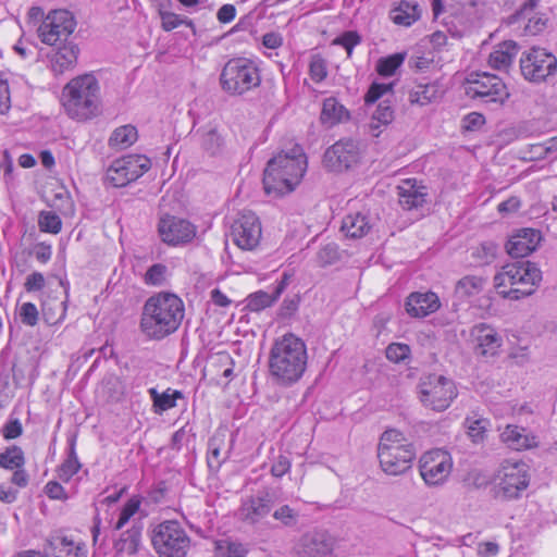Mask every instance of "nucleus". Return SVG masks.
Masks as SVG:
<instances>
[{"mask_svg":"<svg viewBox=\"0 0 557 557\" xmlns=\"http://www.w3.org/2000/svg\"><path fill=\"white\" fill-rule=\"evenodd\" d=\"M148 393L153 403V410L157 413L174 408L176 406V400L183 398L182 392L172 391L171 388H168L163 393H158L156 388H150Z\"/></svg>","mask_w":557,"mask_h":557,"instance_id":"72a5a7b5","label":"nucleus"},{"mask_svg":"<svg viewBox=\"0 0 557 557\" xmlns=\"http://www.w3.org/2000/svg\"><path fill=\"white\" fill-rule=\"evenodd\" d=\"M486 278L476 275H466L456 283L455 293L459 297H471L481 293Z\"/></svg>","mask_w":557,"mask_h":557,"instance_id":"c9c22d12","label":"nucleus"},{"mask_svg":"<svg viewBox=\"0 0 557 557\" xmlns=\"http://www.w3.org/2000/svg\"><path fill=\"white\" fill-rule=\"evenodd\" d=\"M25 289L27 292L40 290L45 286V277L39 272H34L26 277Z\"/></svg>","mask_w":557,"mask_h":557,"instance_id":"338daca9","label":"nucleus"},{"mask_svg":"<svg viewBox=\"0 0 557 557\" xmlns=\"http://www.w3.org/2000/svg\"><path fill=\"white\" fill-rule=\"evenodd\" d=\"M371 230L368 218L361 213L348 214L342 223V231L347 237L361 238Z\"/></svg>","mask_w":557,"mask_h":557,"instance_id":"2f4dec72","label":"nucleus"},{"mask_svg":"<svg viewBox=\"0 0 557 557\" xmlns=\"http://www.w3.org/2000/svg\"><path fill=\"white\" fill-rule=\"evenodd\" d=\"M465 423L468 429V434L473 438L474 442L483 438V434L488 423L486 419L467 418Z\"/></svg>","mask_w":557,"mask_h":557,"instance_id":"052dcab7","label":"nucleus"},{"mask_svg":"<svg viewBox=\"0 0 557 557\" xmlns=\"http://www.w3.org/2000/svg\"><path fill=\"white\" fill-rule=\"evenodd\" d=\"M261 223L252 211H242L231 225L230 236L244 250L256 248L261 238Z\"/></svg>","mask_w":557,"mask_h":557,"instance_id":"2eb2a0df","label":"nucleus"},{"mask_svg":"<svg viewBox=\"0 0 557 557\" xmlns=\"http://www.w3.org/2000/svg\"><path fill=\"white\" fill-rule=\"evenodd\" d=\"M471 336L476 342V350L483 356H494L502 346V337L496 330L486 324L479 323L471 330Z\"/></svg>","mask_w":557,"mask_h":557,"instance_id":"393cba45","label":"nucleus"},{"mask_svg":"<svg viewBox=\"0 0 557 557\" xmlns=\"http://www.w3.org/2000/svg\"><path fill=\"white\" fill-rule=\"evenodd\" d=\"M225 446V434H214L208 443V466L210 468H219L225 460L226 456L221 457L222 448Z\"/></svg>","mask_w":557,"mask_h":557,"instance_id":"a19ab883","label":"nucleus"},{"mask_svg":"<svg viewBox=\"0 0 557 557\" xmlns=\"http://www.w3.org/2000/svg\"><path fill=\"white\" fill-rule=\"evenodd\" d=\"M273 518L286 527H294L298 522V512L288 505H283L273 512Z\"/></svg>","mask_w":557,"mask_h":557,"instance_id":"13d9d810","label":"nucleus"},{"mask_svg":"<svg viewBox=\"0 0 557 557\" xmlns=\"http://www.w3.org/2000/svg\"><path fill=\"white\" fill-rule=\"evenodd\" d=\"M137 140V129L132 125L116 128L110 136L109 144L113 148L125 149Z\"/></svg>","mask_w":557,"mask_h":557,"instance_id":"58836bf2","label":"nucleus"},{"mask_svg":"<svg viewBox=\"0 0 557 557\" xmlns=\"http://www.w3.org/2000/svg\"><path fill=\"white\" fill-rule=\"evenodd\" d=\"M361 42V37L357 32L348 30L343 33L339 37L333 40V45H338L345 48L347 55L352 54V49Z\"/></svg>","mask_w":557,"mask_h":557,"instance_id":"864d4df0","label":"nucleus"},{"mask_svg":"<svg viewBox=\"0 0 557 557\" xmlns=\"http://www.w3.org/2000/svg\"><path fill=\"white\" fill-rule=\"evenodd\" d=\"M24 465V451L17 445H11L0 454V468L2 469L15 470L17 468H23Z\"/></svg>","mask_w":557,"mask_h":557,"instance_id":"4c0bfd02","label":"nucleus"},{"mask_svg":"<svg viewBox=\"0 0 557 557\" xmlns=\"http://www.w3.org/2000/svg\"><path fill=\"white\" fill-rule=\"evenodd\" d=\"M220 83L225 92L233 96H240L260 85V71L257 64L250 59H231L222 69Z\"/></svg>","mask_w":557,"mask_h":557,"instance_id":"423d86ee","label":"nucleus"},{"mask_svg":"<svg viewBox=\"0 0 557 557\" xmlns=\"http://www.w3.org/2000/svg\"><path fill=\"white\" fill-rule=\"evenodd\" d=\"M23 433V426L18 419L10 420L2 428V435L5 440H14L21 436Z\"/></svg>","mask_w":557,"mask_h":557,"instance_id":"680f3d73","label":"nucleus"},{"mask_svg":"<svg viewBox=\"0 0 557 557\" xmlns=\"http://www.w3.org/2000/svg\"><path fill=\"white\" fill-rule=\"evenodd\" d=\"M307 171V157L299 145L270 159L263 173V187L268 195L284 196L292 193Z\"/></svg>","mask_w":557,"mask_h":557,"instance_id":"f03ea898","label":"nucleus"},{"mask_svg":"<svg viewBox=\"0 0 557 557\" xmlns=\"http://www.w3.org/2000/svg\"><path fill=\"white\" fill-rule=\"evenodd\" d=\"M299 301L298 296L285 298L280 308V315L283 318L292 317L298 310Z\"/></svg>","mask_w":557,"mask_h":557,"instance_id":"0e129e2a","label":"nucleus"},{"mask_svg":"<svg viewBox=\"0 0 557 557\" xmlns=\"http://www.w3.org/2000/svg\"><path fill=\"white\" fill-rule=\"evenodd\" d=\"M503 443L515 450L530 449L537 446L536 436L527 429L508 424L500 434Z\"/></svg>","mask_w":557,"mask_h":557,"instance_id":"a878e982","label":"nucleus"},{"mask_svg":"<svg viewBox=\"0 0 557 557\" xmlns=\"http://www.w3.org/2000/svg\"><path fill=\"white\" fill-rule=\"evenodd\" d=\"M410 355V348L406 344L392 343L386 348V358L395 363L406 360Z\"/></svg>","mask_w":557,"mask_h":557,"instance_id":"603ef678","label":"nucleus"},{"mask_svg":"<svg viewBox=\"0 0 557 557\" xmlns=\"http://www.w3.org/2000/svg\"><path fill=\"white\" fill-rule=\"evenodd\" d=\"M418 18V5L407 1H401L392 12V20L397 25L410 26Z\"/></svg>","mask_w":557,"mask_h":557,"instance_id":"e433bc0d","label":"nucleus"},{"mask_svg":"<svg viewBox=\"0 0 557 557\" xmlns=\"http://www.w3.org/2000/svg\"><path fill=\"white\" fill-rule=\"evenodd\" d=\"M57 47L58 49L51 59V67L55 74H62L76 64L79 49L72 40Z\"/></svg>","mask_w":557,"mask_h":557,"instance_id":"bb28decb","label":"nucleus"},{"mask_svg":"<svg viewBox=\"0 0 557 557\" xmlns=\"http://www.w3.org/2000/svg\"><path fill=\"white\" fill-rule=\"evenodd\" d=\"M405 308L412 318H425L441 308V301L434 292H413L407 297Z\"/></svg>","mask_w":557,"mask_h":557,"instance_id":"412c9836","label":"nucleus"},{"mask_svg":"<svg viewBox=\"0 0 557 557\" xmlns=\"http://www.w3.org/2000/svg\"><path fill=\"white\" fill-rule=\"evenodd\" d=\"M416 456V448L377 450L382 471L393 476L405 474L410 470Z\"/></svg>","mask_w":557,"mask_h":557,"instance_id":"a211bd4d","label":"nucleus"},{"mask_svg":"<svg viewBox=\"0 0 557 557\" xmlns=\"http://www.w3.org/2000/svg\"><path fill=\"white\" fill-rule=\"evenodd\" d=\"M152 545L160 557H186L190 539L176 521H164L153 531Z\"/></svg>","mask_w":557,"mask_h":557,"instance_id":"1a4fd4ad","label":"nucleus"},{"mask_svg":"<svg viewBox=\"0 0 557 557\" xmlns=\"http://www.w3.org/2000/svg\"><path fill=\"white\" fill-rule=\"evenodd\" d=\"M444 91L437 81L419 83L409 91V102L423 107L442 98Z\"/></svg>","mask_w":557,"mask_h":557,"instance_id":"cd10ccee","label":"nucleus"},{"mask_svg":"<svg viewBox=\"0 0 557 557\" xmlns=\"http://www.w3.org/2000/svg\"><path fill=\"white\" fill-rule=\"evenodd\" d=\"M151 168L146 156L131 154L116 159L107 170V181L114 187H124L143 176Z\"/></svg>","mask_w":557,"mask_h":557,"instance_id":"f8f14e48","label":"nucleus"},{"mask_svg":"<svg viewBox=\"0 0 557 557\" xmlns=\"http://www.w3.org/2000/svg\"><path fill=\"white\" fill-rule=\"evenodd\" d=\"M215 548L221 555L227 557H245L249 552L246 544L228 540L215 542Z\"/></svg>","mask_w":557,"mask_h":557,"instance_id":"a18cd8bd","label":"nucleus"},{"mask_svg":"<svg viewBox=\"0 0 557 557\" xmlns=\"http://www.w3.org/2000/svg\"><path fill=\"white\" fill-rule=\"evenodd\" d=\"M38 225L42 232L58 234L62 228V221L55 212L41 211L38 218Z\"/></svg>","mask_w":557,"mask_h":557,"instance_id":"49530a36","label":"nucleus"},{"mask_svg":"<svg viewBox=\"0 0 557 557\" xmlns=\"http://www.w3.org/2000/svg\"><path fill=\"white\" fill-rule=\"evenodd\" d=\"M338 258V247L335 244H326L317 253V261L321 267L333 264Z\"/></svg>","mask_w":557,"mask_h":557,"instance_id":"3c124183","label":"nucleus"},{"mask_svg":"<svg viewBox=\"0 0 557 557\" xmlns=\"http://www.w3.org/2000/svg\"><path fill=\"white\" fill-rule=\"evenodd\" d=\"M225 146L223 136L216 128L211 127L202 132L201 147L210 156H218L222 153Z\"/></svg>","mask_w":557,"mask_h":557,"instance_id":"ea45409f","label":"nucleus"},{"mask_svg":"<svg viewBox=\"0 0 557 557\" xmlns=\"http://www.w3.org/2000/svg\"><path fill=\"white\" fill-rule=\"evenodd\" d=\"M63 107L72 119L84 121L96 116L100 110V86L95 75L71 79L63 89Z\"/></svg>","mask_w":557,"mask_h":557,"instance_id":"39448f33","label":"nucleus"},{"mask_svg":"<svg viewBox=\"0 0 557 557\" xmlns=\"http://www.w3.org/2000/svg\"><path fill=\"white\" fill-rule=\"evenodd\" d=\"M373 122L370 124L372 132L379 128V124L388 125L394 120V110L388 100H383L379 103L376 110L372 115ZM374 136H377L379 133H373Z\"/></svg>","mask_w":557,"mask_h":557,"instance_id":"37998d69","label":"nucleus"},{"mask_svg":"<svg viewBox=\"0 0 557 557\" xmlns=\"http://www.w3.org/2000/svg\"><path fill=\"white\" fill-rule=\"evenodd\" d=\"M466 94L484 104L503 106L510 94L503 79L486 72L471 73L467 78Z\"/></svg>","mask_w":557,"mask_h":557,"instance_id":"6e6552de","label":"nucleus"},{"mask_svg":"<svg viewBox=\"0 0 557 557\" xmlns=\"http://www.w3.org/2000/svg\"><path fill=\"white\" fill-rule=\"evenodd\" d=\"M416 448L414 445L396 429L384 431L380 437L377 450Z\"/></svg>","mask_w":557,"mask_h":557,"instance_id":"473e14b6","label":"nucleus"},{"mask_svg":"<svg viewBox=\"0 0 557 557\" xmlns=\"http://www.w3.org/2000/svg\"><path fill=\"white\" fill-rule=\"evenodd\" d=\"M290 469V461L284 455H278L271 467V473L275 478H282Z\"/></svg>","mask_w":557,"mask_h":557,"instance_id":"e2e57ef3","label":"nucleus"},{"mask_svg":"<svg viewBox=\"0 0 557 557\" xmlns=\"http://www.w3.org/2000/svg\"><path fill=\"white\" fill-rule=\"evenodd\" d=\"M184 313V302L180 297L171 293H159L145 302L140 330L151 339H162L178 329Z\"/></svg>","mask_w":557,"mask_h":557,"instance_id":"f257e3e1","label":"nucleus"},{"mask_svg":"<svg viewBox=\"0 0 557 557\" xmlns=\"http://www.w3.org/2000/svg\"><path fill=\"white\" fill-rule=\"evenodd\" d=\"M81 469V463L78 461L74 442L70 446V451L67 458L60 466L58 470V476L63 482H69L74 474H76Z\"/></svg>","mask_w":557,"mask_h":557,"instance_id":"79ce46f5","label":"nucleus"},{"mask_svg":"<svg viewBox=\"0 0 557 557\" xmlns=\"http://www.w3.org/2000/svg\"><path fill=\"white\" fill-rule=\"evenodd\" d=\"M273 506V497L268 492L248 498L240 507L242 519L255 524L269 515Z\"/></svg>","mask_w":557,"mask_h":557,"instance_id":"b1692460","label":"nucleus"},{"mask_svg":"<svg viewBox=\"0 0 557 557\" xmlns=\"http://www.w3.org/2000/svg\"><path fill=\"white\" fill-rule=\"evenodd\" d=\"M542 281L541 270L530 261L508 263L494 276V286L505 299L531 296Z\"/></svg>","mask_w":557,"mask_h":557,"instance_id":"20e7f679","label":"nucleus"},{"mask_svg":"<svg viewBox=\"0 0 557 557\" xmlns=\"http://www.w3.org/2000/svg\"><path fill=\"white\" fill-rule=\"evenodd\" d=\"M140 506V502L135 498H131L127 500V503L123 506L119 520L114 527L115 530H121L128 521L129 519L138 511Z\"/></svg>","mask_w":557,"mask_h":557,"instance_id":"6e6d98bb","label":"nucleus"},{"mask_svg":"<svg viewBox=\"0 0 557 557\" xmlns=\"http://www.w3.org/2000/svg\"><path fill=\"white\" fill-rule=\"evenodd\" d=\"M161 239L172 246L187 244L196 236V227L189 221L176 216H165L159 222Z\"/></svg>","mask_w":557,"mask_h":557,"instance_id":"f3484780","label":"nucleus"},{"mask_svg":"<svg viewBox=\"0 0 557 557\" xmlns=\"http://www.w3.org/2000/svg\"><path fill=\"white\" fill-rule=\"evenodd\" d=\"M307 359L305 343L289 333L273 344L270 351L269 370L278 384L292 385L299 381L306 371Z\"/></svg>","mask_w":557,"mask_h":557,"instance_id":"7ed1b4c3","label":"nucleus"},{"mask_svg":"<svg viewBox=\"0 0 557 557\" xmlns=\"http://www.w3.org/2000/svg\"><path fill=\"white\" fill-rule=\"evenodd\" d=\"M485 123V117L479 112H471L463 119V127L467 131H474Z\"/></svg>","mask_w":557,"mask_h":557,"instance_id":"69168bd1","label":"nucleus"},{"mask_svg":"<svg viewBox=\"0 0 557 557\" xmlns=\"http://www.w3.org/2000/svg\"><path fill=\"white\" fill-rule=\"evenodd\" d=\"M518 45L512 40L498 44L488 57V64L495 70H506L518 53Z\"/></svg>","mask_w":557,"mask_h":557,"instance_id":"c756f323","label":"nucleus"},{"mask_svg":"<svg viewBox=\"0 0 557 557\" xmlns=\"http://www.w3.org/2000/svg\"><path fill=\"white\" fill-rule=\"evenodd\" d=\"M539 0H527L520 10L512 14L509 23L522 28V35L535 36L544 30L546 18L535 11Z\"/></svg>","mask_w":557,"mask_h":557,"instance_id":"6ab92c4d","label":"nucleus"},{"mask_svg":"<svg viewBox=\"0 0 557 557\" xmlns=\"http://www.w3.org/2000/svg\"><path fill=\"white\" fill-rule=\"evenodd\" d=\"M540 240V231L522 228L509 238L506 244V249L513 258H524L536 249Z\"/></svg>","mask_w":557,"mask_h":557,"instance_id":"5701e85b","label":"nucleus"},{"mask_svg":"<svg viewBox=\"0 0 557 557\" xmlns=\"http://www.w3.org/2000/svg\"><path fill=\"white\" fill-rule=\"evenodd\" d=\"M309 73L311 79L315 83L325 79L327 75L325 61L319 55H313L309 64Z\"/></svg>","mask_w":557,"mask_h":557,"instance_id":"bf43d9fd","label":"nucleus"},{"mask_svg":"<svg viewBox=\"0 0 557 557\" xmlns=\"http://www.w3.org/2000/svg\"><path fill=\"white\" fill-rule=\"evenodd\" d=\"M405 53H394L379 59L376 63V72L381 76H392L405 61Z\"/></svg>","mask_w":557,"mask_h":557,"instance_id":"c03bdc74","label":"nucleus"},{"mask_svg":"<svg viewBox=\"0 0 557 557\" xmlns=\"http://www.w3.org/2000/svg\"><path fill=\"white\" fill-rule=\"evenodd\" d=\"M47 547L55 557H87L86 544L84 542L75 543L66 536L48 541Z\"/></svg>","mask_w":557,"mask_h":557,"instance_id":"c85d7f7f","label":"nucleus"},{"mask_svg":"<svg viewBox=\"0 0 557 557\" xmlns=\"http://www.w3.org/2000/svg\"><path fill=\"white\" fill-rule=\"evenodd\" d=\"M520 71L530 83L548 82L557 74V58L544 48L533 47L521 54Z\"/></svg>","mask_w":557,"mask_h":557,"instance_id":"9d476101","label":"nucleus"},{"mask_svg":"<svg viewBox=\"0 0 557 557\" xmlns=\"http://www.w3.org/2000/svg\"><path fill=\"white\" fill-rule=\"evenodd\" d=\"M45 492L51 499H66L67 496L63 486L57 481H50L45 486Z\"/></svg>","mask_w":557,"mask_h":557,"instance_id":"774afa93","label":"nucleus"},{"mask_svg":"<svg viewBox=\"0 0 557 557\" xmlns=\"http://www.w3.org/2000/svg\"><path fill=\"white\" fill-rule=\"evenodd\" d=\"M320 120L330 126L349 120L348 110L336 98L330 97L323 101Z\"/></svg>","mask_w":557,"mask_h":557,"instance_id":"7c9ffc66","label":"nucleus"},{"mask_svg":"<svg viewBox=\"0 0 557 557\" xmlns=\"http://www.w3.org/2000/svg\"><path fill=\"white\" fill-rule=\"evenodd\" d=\"M497 495L504 499L518 498L529 485L528 466L522 461H505L498 471Z\"/></svg>","mask_w":557,"mask_h":557,"instance_id":"ddd939ff","label":"nucleus"},{"mask_svg":"<svg viewBox=\"0 0 557 557\" xmlns=\"http://www.w3.org/2000/svg\"><path fill=\"white\" fill-rule=\"evenodd\" d=\"M18 317L24 325L34 327L38 323L39 312L33 302H24L18 309Z\"/></svg>","mask_w":557,"mask_h":557,"instance_id":"8fccbe9b","label":"nucleus"},{"mask_svg":"<svg viewBox=\"0 0 557 557\" xmlns=\"http://www.w3.org/2000/svg\"><path fill=\"white\" fill-rule=\"evenodd\" d=\"M334 547L333 539L325 532H309L301 536L296 553L298 557H325Z\"/></svg>","mask_w":557,"mask_h":557,"instance_id":"aec40b11","label":"nucleus"},{"mask_svg":"<svg viewBox=\"0 0 557 557\" xmlns=\"http://www.w3.org/2000/svg\"><path fill=\"white\" fill-rule=\"evenodd\" d=\"M166 270L162 263L152 264L145 274V283L153 286L161 285L165 280Z\"/></svg>","mask_w":557,"mask_h":557,"instance_id":"5fc2aeb1","label":"nucleus"},{"mask_svg":"<svg viewBox=\"0 0 557 557\" xmlns=\"http://www.w3.org/2000/svg\"><path fill=\"white\" fill-rule=\"evenodd\" d=\"M162 28L165 32L173 30L181 25H186L194 29V23L191 20L187 17H182L181 15L173 12H163L161 16Z\"/></svg>","mask_w":557,"mask_h":557,"instance_id":"09e8293b","label":"nucleus"},{"mask_svg":"<svg viewBox=\"0 0 557 557\" xmlns=\"http://www.w3.org/2000/svg\"><path fill=\"white\" fill-rule=\"evenodd\" d=\"M394 84H381V83H372L369 87L367 94L364 95L366 104H371L376 102L381 97H383L388 91H392Z\"/></svg>","mask_w":557,"mask_h":557,"instance_id":"4d7b16f0","label":"nucleus"},{"mask_svg":"<svg viewBox=\"0 0 557 557\" xmlns=\"http://www.w3.org/2000/svg\"><path fill=\"white\" fill-rule=\"evenodd\" d=\"M497 250V244L492 240L480 243L471 248L472 264L478 267L491 264L496 259Z\"/></svg>","mask_w":557,"mask_h":557,"instance_id":"f704fd0d","label":"nucleus"},{"mask_svg":"<svg viewBox=\"0 0 557 557\" xmlns=\"http://www.w3.org/2000/svg\"><path fill=\"white\" fill-rule=\"evenodd\" d=\"M455 382L444 375L422 376L418 384V397L425 408L437 412L445 411L457 397Z\"/></svg>","mask_w":557,"mask_h":557,"instance_id":"0eeeda50","label":"nucleus"},{"mask_svg":"<svg viewBox=\"0 0 557 557\" xmlns=\"http://www.w3.org/2000/svg\"><path fill=\"white\" fill-rule=\"evenodd\" d=\"M75 28L76 20L70 11L54 10L42 18L37 35L45 45L58 46L71 41Z\"/></svg>","mask_w":557,"mask_h":557,"instance_id":"9b49d317","label":"nucleus"},{"mask_svg":"<svg viewBox=\"0 0 557 557\" xmlns=\"http://www.w3.org/2000/svg\"><path fill=\"white\" fill-rule=\"evenodd\" d=\"M398 202L404 210L421 208L426 201V187L416 178H408L397 186Z\"/></svg>","mask_w":557,"mask_h":557,"instance_id":"4be33fe9","label":"nucleus"},{"mask_svg":"<svg viewBox=\"0 0 557 557\" xmlns=\"http://www.w3.org/2000/svg\"><path fill=\"white\" fill-rule=\"evenodd\" d=\"M359 159L358 143L352 139H342L325 150L323 164L329 171L343 172L356 165Z\"/></svg>","mask_w":557,"mask_h":557,"instance_id":"dca6fc26","label":"nucleus"},{"mask_svg":"<svg viewBox=\"0 0 557 557\" xmlns=\"http://www.w3.org/2000/svg\"><path fill=\"white\" fill-rule=\"evenodd\" d=\"M453 469L450 455L442 449H434L423 454L419 461V470L428 485L443 484Z\"/></svg>","mask_w":557,"mask_h":557,"instance_id":"4468645a","label":"nucleus"},{"mask_svg":"<svg viewBox=\"0 0 557 557\" xmlns=\"http://www.w3.org/2000/svg\"><path fill=\"white\" fill-rule=\"evenodd\" d=\"M277 298L274 294H269L267 292L260 290L255 294H251L247 298V308L251 311H260L267 307L272 306Z\"/></svg>","mask_w":557,"mask_h":557,"instance_id":"de8ad7c7","label":"nucleus"}]
</instances>
